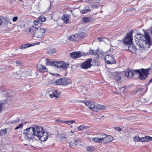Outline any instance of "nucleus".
Segmentation results:
<instances>
[{
  "instance_id": "obj_50",
  "label": "nucleus",
  "mask_w": 152,
  "mask_h": 152,
  "mask_svg": "<svg viewBox=\"0 0 152 152\" xmlns=\"http://www.w3.org/2000/svg\"><path fill=\"white\" fill-rule=\"evenodd\" d=\"M152 82V79H151L148 82L149 83H151Z\"/></svg>"
},
{
  "instance_id": "obj_33",
  "label": "nucleus",
  "mask_w": 152,
  "mask_h": 152,
  "mask_svg": "<svg viewBox=\"0 0 152 152\" xmlns=\"http://www.w3.org/2000/svg\"><path fill=\"white\" fill-rule=\"evenodd\" d=\"M140 138L138 136H135L134 137V140L135 142H140Z\"/></svg>"
},
{
  "instance_id": "obj_41",
  "label": "nucleus",
  "mask_w": 152,
  "mask_h": 152,
  "mask_svg": "<svg viewBox=\"0 0 152 152\" xmlns=\"http://www.w3.org/2000/svg\"><path fill=\"white\" fill-rule=\"evenodd\" d=\"M15 77L17 79H19L20 78V76L19 75H18L17 73L14 74Z\"/></svg>"
},
{
  "instance_id": "obj_26",
  "label": "nucleus",
  "mask_w": 152,
  "mask_h": 152,
  "mask_svg": "<svg viewBox=\"0 0 152 152\" xmlns=\"http://www.w3.org/2000/svg\"><path fill=\"white\" fill-rule=\"evenodd\" d=\"M87 150L89 151H93L95 150V149L94 146H89L87 147Z\"/></svg>"
},
{
  "instance_id": "obj_8",
  "label": "nucleus",
  "mask_w": 152,
  "mask_h": 152,
  "mask_svg": "<svg viewBox=\"0 0 152 152\" xmlns=\"http://www.w3.org/2000/svg\"><path fill=\"white\" fill-rule=\"evenodd\" d=\"M105 62L108 64H113L115 63V61L111 54H107L104 58Z\"/></svg>"
},
{
  "instance_id": "obj_53",
  "label": "nucleus",
  "mask_w": 152,
  "mask_h": 152,
  "mask_svg": "<svg viewBox=\"0 0 152 152\" xmlns=\"http://www.w3.org/2000/svg\"><path fill=\"white\" fill-rule=\"evenodd\" d=\"M54 82H55V81H54V83H51V84H54V83H55Z\"/></svg>"
},
{
  "instance_id": "obj_14",
  "label": "nucleus",
  "mask_w": 152,
  "mask_h": 152,
  "mask_svg": "<svg viewBox=\"0 0 152 152\" xmlns=\"http://www.w3.org/2000/svg\"><path fill=\"white\" fill-rule=\"evenodd\" d=\"M71 83V80L70 79L68 78H62V85H67Z\"/></svg>"
},
{
  "instance_id": "obj_43",
  "label": "nucleus",
  "mask_w": 152,
  "mask_h": 152,
  "mask_svg": "<svg viewBox=\"0 0 152 152\" xmlns=\"http://www.w3.org/2000/svg\"><path fill=\"white\" fill-rule=\"evenodd\" d=\"M90 53L92 55H95L96 54V51L94 50H91Z\"/></svg>"
},
{
  "instance_id": "obj_37",
  "label": "nucleus",
  "mask_w": 152,
  "mask_h": 152,
  "mask_svg": "<svg viewBox=\"0 0 152 152\" xmlns=\"http://www.w3.org/2000/svg\"><path fill=\"white\" fill-rule=\"evenodd\" d=\"M114 129L116 131L119 132H121L122 130L120 128L117 127H115L114 128Z\"/></svg>"
},
{
  "instance_id": "obj_24",
  "label": "nucleus",
  "mask_w": 152,
  "mask_h": 152,
  "mask_svg": "<svg viewBox=\"0 0 152 152\" xmlns=\"http://www.w3.org/2000/svg\"><path fill=\"white\" fill-rule=\"evenodd\" d=\"M100 136L99 137H96L94 138H92V140L94 142H97L99 143H101V141H100Z\"/></svg>"
},
{
  "instance_id": "obj_10",
  "label": "nucleus",
  "mask_w": 152,
  "mask_h": 152,
  "mask_svg": "<svg viewBox=\"0 0 152 152\" xmlns=\"http://www.w3.org/2000/svg\"><path fill=\"white\" fill-rule=\"evenodd\" d=\"M91 59H88L86 61L83 63L82 67L85 69H87L90 68L91 66Z\"/></svg>"
},
{
  "instance_id": "obj_15",
  "label": "nucleus",
  "mask_w": 152,
  "mask_h": 152,
  "mask_svg": "<svg viewBox=\"0 0 152 152\" xmlns=\"http://www.w3.org/2000/svg\"><path fill=\"white\" fill-rule=\"evenodd\" d=\"M81 55L80 52H74L70 54V56L73 58H77L81 57Z\"/></svg>"
},
{
  "instance_id": "obj_28",
  "label": "nucleus",
  "mask_w": 152,
  "mask_h": 152,
  "mask_svg": "<svg viewBox=\"0 0 152 152\" xmlns=\"http://www.w3.org/2000/svg\"><path fill=\"white\" fill-rule=\"evenodd\" d=\"M97 40L99 42L102 41L106 42L108 40V39L105 38L98 37L97 38Z\"/></svg>"
},
{
  "instance_id": "obj_56",
  "label": "nucleus",
  "mask_w": 152,
  "mask_h": 152,
  "mask_svg": "<svg viewBox=\"0 0 152 152\" xmlns=\"http://www.w3.org/2000/svg\"><path fill=\"white\" fill-rule=\"evenodd\" d=\"M20 1H22V0H20Z\"/></svg>"
},
{
  "instance_id": "obj_19",
  "label": "nucleus",
  "mask_w": 152,
  "mask_h": 152,
  "mask_svg": "<svg viewBox=\"0 0 152 152\" xmlns=\"http://www.w3.org/2000/svg\"><path fill=\"white\" fill-rule=\"evenodd\" d=\"M150 140H152V137L149 136L140 138V142H148Z\"/></svg>"
},
{
  "instance_id": "obj_47",
  "label": "nucleus",
  "mask_w": 152,
  "mask_h": 152,
  "mask_svg": "<svg viewBox=\"0 0 152 152\" xmlns=\"http://www.w3.org/2000/svg\"><path fill=\"white\" fill-rule=\"evenodd\" d=\"M10 20H7V21H6L7 23H6V24H7L9 23V22H10Z\"/></svg>"
},
{
  "instance_id": "obj_23",
  "label": "nucleus",
  "mask_w": 152,
  "mask_h": 152,
  "mask_svg": "<svg viewBox=\"0 0 152 152\" xmlns=\"http://www.w3.org/2000/svg\"><path fill=\"white\" fill-rule=\"evenodd\" d=\"M55 83L56 85H62V78L56 80L55 81Z\"/></svg>"
},
{
  "instance_id": "obj_48",
  "label": "nucleus",
  "mask_w": 152,
  "mask_h": 152,
  "mask_svg": "<svg viewBox=\"0 0 152 152\" xmlns=\"http://www.w3.org/2000/svg\"><path fill=\"white\" fill-rule=\"evenodd\" d=\"M2 23V21L1 18H0V26L1 25Z\"/></svg>"
},
{
  "instance_id": "obj_36",
  "label": "nucleus",
  "mask_w": 152,
  "mask_h": 152,
  "mask_svg": "<svg viewBox=\"0 0 152 152\" xmlns=\"http://www.w3.org/2000/svg\"><path fill=\"white\" fill-rule=\"evenodd\" d=\"M11 123L12 124L15 123L16 124V125H17L18 124H19L20 123V121L18 119V120H14L13 121H12Z\"/></svg>"
},
{
  "instance_id": "obj_34",
  "label": "nucleus",
  "mask_w": 152,
  "mask_h": 152,
  "mask_svg": "<svg viewBox=\"0 0 152 152\" xmlns=\"http://www.w3.org/2000/svg\"><path fill=\"white\" fill-rule=\"evenodd\" d=\"M90 11V9H85L82 11L83 14H85L89 12Z\"/></svg>"
},
{
  "instance_id": "obj_52",
  "label": "nucleus",
  "mask_w": 152,
  "mask_h": 152,
  "mask_svg": "<svg viewBox=\"0 0 152 152\" xmlns=\"http://www.w3.org/2000/svg\"><path fill=\"white\" fill-rule=\"evenodd\" d=\"M39 43H40L39 42H38L36 43V44H39Z\"/></svg>"
},
{
  "instance_id": "obj_40",
  "label": "nucleus",
  "mask_w": 152,
  "mask_h": 152,
  "mask_svg": "<svg viewBox=\"0 0 152 152\" xmlns=\"http://www.w3.org/2000/svg\"><path fill=\"white\" fill-rule=\"evenodd\" d=\"M18 19V18L17 16H15L12 18V20L13 22H15Z\"/></svg>"
},
{
  "instance_id": "obj_4",
  "label": "nucleus",
  "mask_w": 152,
  "mask_h": 152,
  "mask_svg": "<svg viewBox=\"0 0 152 152\" xmlns=\"http://www.w3.org/2000/svg\"><path fill=\"white\" fill-rule=\"evenodd\" d=\"M29 30L32 35L38 38H41L44 37L45 32V29L43 28H37L34 26L29 28Z\"/></svg>"
},
{
  "instance_id": "obj_1",
  "label": "nucleus",
  "mask_w": 152,
  "mask_h": 152,
  "mask_svg": "<svg viewBox=\"0 0 152 152\" xmlns=\"http://www.w3.org/2000/svg\"><path fill=\"white\" fill-rule=\"evenodd\" d=\"M23 134L26 139L32 141L36 136L41 141H46L47 139V133L44 132L40 126H34L24 130Z\"/></svg>"
},
{
  "instance_id": "obj_32",
  "label": "nucleus",
  "mask_w": 152,
  "mask_h": 152,
  "mask_svg": "<svg viewBox=\"0 0 152 152\" xmlns=\"http://www.w3.org/2000/svg\"><path fill=\"white\" fill-rule=\"evenodd\" d=\"M90 18L88 17H83V20L85 22H87L89 21Z\"/></svg>"
},
{
  "instance_id": "obj_22",
  "label": "nucleus",
  "mask_w": 152,
  "mask_h": 152,
  "mask_svg": "<svg viewBox=\"0 0 152 152\" xmlns=\"http://www.w3.org/2000/svg\"><path fill=\"white\" fill-rule=\"evenodd\" d=\"M120 74H118L116 72H114V75L115 76L114 77V79L116 81H119L120 80L121 77L120 75Z\"/></svg>"
},
{
  "instance_id": "obj_21",
  "label": "nucleus",
  "mask_w": 152,
  "mask_h": 152,
  "mask_svg": "<svg viewBox=\"0 0 152 152\" xmlns=\"http://www.w3.org/2000/svg\"><path fill=\"white\" fill-rule=\"evenodd\" d=\"M105 108V106L104 105H102L100 104L96 105V110L95 111H98L100 110H104Z\"/></svg>"
},
{
  "instance_id": "obj_5",
  "label": "nucleus",
  "mask_w": 152,
  "mask_h": 152,
  "mask_svg": "<svg viewBox=\"0 0 152 152\" xmlns=\"http://www.w3.org/2000/svg\"><path fill=\"white\" fill-rule=\"evenodd\" d=\"M45 64L46 65H52L61 69L66 70L69 67V64H66L64 62L60 61H52L49 59H47Z\"/></svg>"
},
{
  "instance_id": "obj_12",
  "label": "nucleus",
  "mask_w": 152,
  "mask_h": 152,
  "mask_svg": "<svg viewBox=\"0 0 152 152\" xmlns=\"http://www.w3.org/2000/svg\"><path fill=\"white\" fill-rule=\"evenodd\" d=\"M60 92L57 90H54L52 91V94H49L50 97L52 98L55 97L56 98H59L60 96Z\"/></svg>"
},
{
  "instance_id": "obj_42",
  "label": "nucleus",
  "mask_w": 152,
  "mask_h": 152,
  "mask_svg": "<svg viewBox=\"0 0 152 152\" xmlns=\"http://www.w3.org/2000/svg\"><path fill=\"white\" fill-rule=\"evenodd\" d=\"M55 121L56 122H60L61 123H64L65 124V121H64L62 120H60V119H57L55 120Z\"/></svg>"
},
{
  "instance_id": "obj_27",
  "label": "nucleus",
  "mask_w": 152,
  "mask_h": 152,
  "mask_svg": "<svg viewBox=\"0 0 152 152\" xmlns=\"http://www.w3.org/2000/svg\"><path fill=\"white\" fill-rule=\"evenodd\" d=\"M30 44H24L21 46H20V48L21 49H25L26 48H28L31 45H30ZM31 46H32L31 45Z\"/></svg>"
},
{
  "instance_id": "obj_20",
  "label": "nucleus",
  "mask_w": 152,
  "mask_h": 152,
  "mask_svg": "<svg viewBox=\"0 0 152 152\" xmlns=\"http://www.w3.org/2000/svg\"><path fill=\"white\" fill-rule=\"evenodd\" d=\"M77 34L78 35L79 41L81 39L84 38L87 36V34L86 33L83 32Z\"/></svg>"
},
{
  "instance_id": "obj_30",
  "label": "nucleus",
  "mask_w": 152,
  "mask_h": 152,
  "mask_svg": "<svg viewBox=\"0 0 152 152\" xmlns=\"http://www.w3.org/2000/svg\"><path fill=\"white\" fill-rule=\"evenodd\" d=\"M23 124V123H21L19 124V125L16 126L15 129L14 130H15L19 129H21L22 127V125Z\"/></svg>"
},
{
  "instance_id": "obj_25",
  "label": "nucleus",
  "mask_w": 152,
  "mask_h": 152,
  "mask_svg": "<svg viewBox=\"0 0 152 152\" xmlns=\"http://www.w3.org/2000/svg\"><path fill=\"white\" fill-rule=\"evenodd\" d=\"M6 134V130L5 129L0 130V135L1 136H5Z\"/></svg>"
},
{
  "instance_id": "obj_3",
  "label": "nucleus",
  "mask_w": 152,
  "mask_h": 152,
  "mask_svg": "<svg viewBox=\"0 0 152 152\" xmlns=\"http://www.w3.org/2000/svg\"><path fill=\"white\" fill-rule=\"evenodd\" d=\"M137 73L139 75V78L141 80L145 79L149 74L148 69H136L133 71L128 70L126 71L125 75L127 78H129L134 76L136 75Z\"/></svg>"
},
{
  "instance_id": "obj_17",
  "label": "nucleus",
  "mask_w": 152,
  "mask_h": 152,
  "mask_svg": "<svg viewBox=\"0 0 152 152\" xmlns=\"http://www.w3.org/2000/svg\"><path fill=\"white\" fill-rule=\"evenodd\" d=\"M127 46L129 50L131 52L134 53L137 50L135 46L132 44V43L127 45Z\"/></svg>"
},
{
  "instance_id": "obj_9",
  "label": "nucleus",
  "mask_w": 152,
  "mask_h": 152,
  "mask_svg": "<svg viewBox=\"0 0 152 152\" xmlns=\"http://www.w3.org/2000/svg\"><path fill=\"white\" fill-rule=\"evenodd\" d=\"M84 103L86 105L88 106L89 108L94 111H95L96 109V105L95 104V102L92 101H84Z\"/></svg>"
},
{
  "instance_id": "obj_51",
  "label": "nucleus",
  "mask_w": 152,
  "mask_h": 152,
  "mask_svg": "<svg viewBox=\"0 0 152 152\" xmlns=\"http://www.w3.org/2000/svg\"><path fill=\"white\" fill-rule=\"evenodd\" d=\"M1 104H0V112L1 110Z\"/></svg>"
},
{
  "instance_id": "obj_7",
  "label": "nucleus",
  "mask_w": 152,
  "mask_h": 152,
  "mask_svg": "<svg viewBox=\"0 0 152 152\" xmlns=\"http://www.w3.org/2000/svg\"><path fill=\"white\" fill-rule=\"evenodd\" d=\"M133 31L132 30L128 33L126 36L124 37L123 40V43L124 45L127 46L132 43V34Z\"/></svg>"
},
{
  "instance_id": "obj_55",
  "label": "nucleus",
  "mask_w": 152,
  "mask_h": 152,
  "mask_svg": "<svg viewBox=\"0 0 152 152\" xmlns=\"http://www.w3.org/2000/svg\"><path fill=\"white\" fill-rule=\"evenodd\" d=\"M70 132H73L72 131H70Z\"/></svg>"
},
{
  "instance_id": "obj_45",
  "label": "nucleus",
  "mask_w": 152,
  "mask_h": 152,
  "mask_svg": "<svg viewBox=\"0 0 152 152\" xmlns=\"http://www.w3.org/2000/svg\"><path fill=\"white\" fill-rule=\"evenodd\" d=\"M47 75H43L42 76V79L44 80H46Z\"/></svg>"
},
{
  "instance_id": "obj_18",
  "label": "nucleus",
  "mask_w": 152,
  "mask_h": 152,
  "mask_svg": "<svg viewBox=\"0 0 152 152\" xmlns=\"http://www.w3.org/2000/svg\"><path fill=\"white\" fill-rule=\"evenodd\" d=\"M70 17L67 14H65L63 15L62 17L63 19L64 22L65 23H68L69 22Z\"/></svg>"
},
{
  "instance_id": "obj_46",
  "label": "nucleus",
  "mask_w": 152,
  "mask_h": 152,
  "mask_svg": "<svg viewBox=\"0 0 152 152\" xmlns=\"http://www.w3.org/2000/svg\"><path fill=\"white\" fill-rule=\"evenodd\" d=\"M142 90V88H138L136 91V92H137L138 91H140Z\"/></svg>"
},
{
  "instance_id": "obj_2",
  "label": "nucleus",
  "mask_w": 152,
  "mask_h": 152,
  "mask_svg": "<svg viewBox=\"0 0 152 152\" xmlns=\"http://www.w3.org/2000/svg\"><path fill=\"white\" fill-rule=\"evenodd\" d=\"M135 39L141 51L149 48L151 41V37L147 32L145 33L144 35L140 33L137 34L135 36Z\"/></svg>"
},
{
  "instance_id": "obj_54",
  "label": "nucleus",
  "mask_w": 152,
  "mask_h": 152,
  "mask_svg": "<svg viewBox=\"0 0 152 152\" xmlns=\"http://www.w3.org/2000/svg\"><path fill=\"white\" fill-rule=\"evenodd\" d=\"M9 23L10 24H12L11 22H10H10H9Z\"/></svg>"
},
{
  "instance_id": "obj_16",
  "label": "nucleus",
  "mask_w": 152,
  "mask_h": 152,
  "mask_svg": "<svg viewBox=\"0 0 152 152\" xmlns=\"http://www.w3.org/2000/svg\"><path fill=\"white\" fill-rule=\"evenodd\" d=\"M56 52V49L53 47H50L47 48V53L49 55H52Z\"/></svg>"
},
{
  "instance_id": "obj_49",
  "label": "nucleus",
  "mask_w": 152,
  "mask_h": 152,
  "mask_svg": "<svg viewBox=\"0 0 152 152\" xmlns=\"http://www.w3.org/2000/svg\"><path fill=\"white\" fill-rule=\"evenodd\" d=\"M112 44L113 45V47H116L117 46V45H115L113 44V42H112Z\"/></svg>"
},
{
  "instance_id": "obj_6",
  "label": "nucleus",
  "mask_w": 152,
  "mask_h": 152,
  "mask_svg": "<svg viewBox=\"0 0 152 152\" xmlns=\"http://www.w3.org/2000/svg\"><path fill=\"white\" fill-rule=\"evenodd\" d=\"M101 143H107L111 142L113 140V137L110 135L102 134L100 135Z\"/></svg>"
},
{
  "instance_id": "obj_29",
  "label": "nucleus",
  "mask_w": 152,
  "mask_h": 152,
  "mask_svg": "<svg viewBox=\"0 0 152 152\" xmlns=\"http://www.w3.org/2000/svg\"><path fill=\"white\" fill-rule=\"evenodd\" d=\"M39 21L40 22H44L46 20V18L44 16H41L39 18Z\"/></svg>"
},
{
  "instance_id": "obj_11",
  "label": "nucleus",
  "mask_w": 152,
  "mask_h": 152,
  "mask_svg": "<svg viewBox=\"0 0 152 152\" xmlns=\"http://www.w3.org/2000/svg\"><path fill=\"white\" fill-rule=\"evenodd\" d=\"M37 69L40 72H48V69L46 66L43 65L38 64L37 66Z\"/></svg>"
},
{
  "instance_id": "obj_35",
  "label": "nucleus",
  "mask_w": 152,
  "mask_h": 152,
  "mask_svg": "<svg viewBox=\"0 0 152 152\" xmlns=\"http://www.w3.org/2000/svg\"><path fill=\"white\" fill-rule=\"evenodd\" d=\"M61 141L62 142L65 141L66 140V137H62L60 138Z\"/></svg>"
},
{
  "instance_id": "obj_38",
  "label": "nucleus",
  "mask_w": 152,
  "mask_h": 152,
  "mask_svg": "<svg viewBox=\"0 0 152 152\" xmlns=\"http://www.w3.org/2000/svg\"><path fill=\"white\" fill-rule=\"evenodd\" d=\"M80 142V140L79 139L75 140V141L74 143L76 145H77L79 144V143Z\"/></svg>"
},
{
  "instance_id": "obj_44",
  "label": "nucleus",
  "mask_w": 152,
  "mask_h": 152,
  "mask_svg": "<svg viewBox=\"0 0 152 152\" xmlns=\"http://www.w3.org/2000/svg\"><path fill=\"white\" fill-rule=\"evenodd\" d=\"M39 22H40L39 21V19H38V20H35L34 21V23L35 25H37Z\"/></svg>"
},
{
  "instance_id": "obj_39",
  "label": "nucleus",
  "mask_w": 152,
  "mask_h": 152,
  "mask_svg": "<svg viewBox=\"0 0 152 152\" xmlns=\"http://www.w3.org/2000/svg\"><path fill=\"white\" fill-rule=\"evenodd\" d=\"M75 121H65V124H68L69 123H70L71 124H72V123L73 122H75Z\"/></svg>"
},
{
  "instance_id": "obj_31",
  "label": "nucleus",
  "mask_w": 152,
  "mask_h": 152,
  "mask_svg": "<svg viewBox=\"0 0 152 152\" xmlns=\"http://www.w3.org/2000/svg\"><path fill=\"white\" fill-rule=\"evenodd\" d=\"M86 128V127L84 125H80L78 127V129L80 131H82L83 129Z\"/></svg>"
},
{
  "instance_id": "obj_13",
  "label": "nucleus",
  "mask_w": 152,
  "mask_h": 152,
  "mask_svg": "<svg viewBox=\"0 0 152 152\" xmlns=\"http://www.w3.org/2000/svg\"><path fill=\"white\" fill-rule=\"evenodd\" d=\"M69 40L71 41L76 42L79 41L77 34L72 35L68 37Z\"/></svg>"
}]
</instances>
